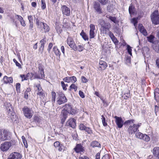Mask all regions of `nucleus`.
<instances>
[{"label": "nucleus", "instance_id": "nucleus-1", "mask_svg": "<svg viewBox=\"0 0 159 159\" xmlns=\"http://www.w3.org/2000/svg\"><path fill=\"white\" fill-rule=\"evenodd\" d=\"M15 140H12L9 141L5 142L1 144L0 149L3 152H6L16 144Z\"/></svg>", "mask_w": 159, "mask_h": 159}, {"label": "nucleus", "instance_id": "nucleus-2", "mask_svg": "<svg viewBox=\"0 0 159 159\" xmlns=\"http://www.w3.org/2000/svg\"><path fill=\"white\" fill-rule=\"evenodd\" d=\"M11 134L10 132L6 130L0 129V140L2 141L9 140L11 139Z\"/></svg>", "mask_w": 159, "mask_h": 159}, {"label": "nucleus", "instance_id": "nucleus-3", "mask_svg": "<svg viewBox=\"0 0 159 159\" xmlns=\"http://www.w3.org/2000/svg\"><path fill=\"white\" fill-rule=\"evenodd\" d=\"M36 24L38 28L42 30L43 29L45 33L49 31L50 29L49 26L46 24L40 21L39 18H37L36 19Z\"/></svg>", "mask_w": 159, "mask_h": 159}, {"label": "nucleus", "instance_id": "nucleus-4", "mask_svg": "<svg viewBox=\"0 0 159 159\" xmlns=\"http://www.w3.org/2000/svg\"><path fill=\"white\" fill-rule=\"evenodd\" d=\"M22 111L24 116L28 119H30L34 114V112L31 109L27 106H25L23 108Z\"/></svg>", "mask_w": 159, "mask_h": 159}, {"label": "nucleus", "instance_id": "nucleus-5", "mask_svg": "<svg viewBox=\"0 0 159 159\" xmlns=\"http://www.w3.org/2000/svg\"><path fill=\"white\" fill-rule=\"evenodd\" d=\"M141 123L138 124H133V125L129 126L127 131L129 134H134L136 132L139 131V128L140 126Z\"/></svg>", "mask_w": 159, "mask_h": 159}, {"label": "nucleus", "instance_id": "nucleus-6", "mask_svg": "<svg viewBox=\"0 0 159 159\" xmlns=\"http://www.w3.org/2000/svg\"><path fill=\"white\" fill-rule=\"evenodd\" d=\"M58 94L59 97L57 98L58 99L57 101L58 104L61 105L67 102V99L63 93L59 92Z\"/></svg>", "mask_w": 159, "mask_h": 159}, {"label": "nucleus", "instance_id": "nucleus-7", "mask_svg": "<svg viewBox=\"0 0 159 159\" xmlns=\"http://www.w3.org/2000/svg\"><path fill=\"white\" fill-rule=\"evenodd\" d=\"M39 74L36 73H35V75L34 77V78H37L39 79H43L45 78V75L44 72V69L43 66L41 65L39 66L38 67Z\"/></svg>", "mask_w": 159, "mask_h": 159}, {"label": "nucleus", "instance_id": "nucleus-8", "mask_svg": "<svg viewBox=\"0 0 159 159\" xmlns=\"http://www.w3.org/2000/svg\"><path fill=\"white\" fill-rule=\"evenodd\" d=\"M151 16L152 21L154 24H159V15L158 11H155Z\"/></svg>", "mask_w": 159, "mask_h": 159}, {"label": "nucleus", "instance_id": "nucleus-9", "mask_svg": "<svg viewBox=\"0 0 159 159\" xmlns=\"http://www.w3.org/2000/svg\"><path fill=\"white\" fill-rule=\"evenodd\" d=\"M22 156L19 153L14 152L11 154L7 159H20Z\"/></svg>", "mask_w": 159, "mask_h": 159}, {"label": "nucleus", "instance_id": "nucleus-10", "mask_svg": "<svg viewBox=\"0 0 159 159\" xmlns=\"http://www.w3.org/2000/svg\"><path fill=\"white\" fill-rule=\"evenodd\" d=\"M64 111L68 113L73 114L75 113V111L72 108L71 106L69 104H66L64 108Z\"/></svg>", "mask_w": 159, "mask_h": 159}, {"label": "nucleus", "instance_id": "nucleus-11", "mask_svg": "<svg viewBox=\"0 0 159 159\" xmlns=\"http://www.w3.org/2000/svg\"><path fill=\"white\" fill-rule=\"evenodd\" d=\"M114 118L116 119L115 122L118 127L120 128H122L124 124V121L122 118L116 116H114Z\"/></svg>", "mask_w": 159, "mask_h": 159}, {"label": "nucleus", "instance_id": "nucleus-12", "mask_svg": "<svg viewBox=\"0 0 159 159\" xmlns=\"http://www.w3.org/2000/svg\"><path fill=\"white\" fill-rule=\"evenodd\" d=\"M89 38H93L95 35V33L94 31L95 30V26L93 24H90L89 25Z\"/></svg>", "mask_w": 159, "mask_h": 159}, {"label": "nucleus", "instance_id": "nucleus-13", "mask_svg": "<svg viewBox=\"0 0 159 159\" xmlns=\"http://www.w3.org/2000/svg\"><path fill=\"white\" fill-rule=\"evenodd\" d=\"M61 9L62 13L64 15L69 16L70 15V9L65 5L61 7Z\"/></svg>", "mask_w": 159, "mask_h": 159}, {"label": "nucleus", "instance_id": "nucleus-14", "mask_svg": "<svg viewBox=\"0 0 159 159\" xmlns=\"http://www.w3.org/2000/svg\"><path fill=\"white\" fill-rule=\"evenodd\" d=\"M93 7L96 11L98 14H101L102 13V9L101 8L100 4L98 2H94Z\"/></svg>", "mask_w": 159, "mask_h": 159}, {"label": "nucleus", "instance_id": "nucleus-15", "mask_svg": "<svg viewBox=\"0 0 159 159\" xmlns=\"http://www.w3.org/2000/svg\"><path fill=\"white\" fill-rule=\"evenodd\" d=\"M66 125L67 126L74 128L76 126L75 120L73 118L70 119L67 122Z\"/></svg>", "mask_w": 159, "mask_h": 159}, {"label": "nucleus", "instance_id": "nucleus-16", "mask_svg": "<svg viewBox=\"0 0 159 159\" xmlns=\"http://www.w3.org/2000/svg\"><path fill=\"white\" fill-rule=\"evenodd\" d=\"M67 43L69 46H70V47L72 49H73L74 48H75V43L73 39L69 37L68 38L67 40Z\"/></svg>", "mask_w": 159, "mask_h": 159}, {"label": "nucleus", "instance_id": "nucleus-17", "mask_svg": "<svg viewBox=\"0 0 159 159\" xmlns=\"http://www.w3.org/2000/svg\"><path fill=\"white\" fill-rule=\"evenodd\" d=\"M99 64L100 66L98 69L99 70H104L107 66L106 63L102 61H100Z\"/></svg>", "mask_w": 159, "mask_h": 159}, {"label": "nucleus", "instance_id": "nucleus-18", "mask_svg": "<svg viewBox=\"0 0 159 159\" xmlns=\"http://www.w3.org/2000/svg\"><path fill=\"white\" fill-rule=\"evenodd\" d=\"M6 107L9 116H10L12 114V113H14L13 112L12 106L10 103H7L6 105Z\"/></svg>", "mask_w": 159, "mask_h": 159}, {"label": "nucleus", "instance_id": "nucleus-19", "mask_svg": "<svg viewBox=\"0 0 159 159\" xmlns=\"http://www.w3.org/2000/svg\"><path fill=\"white\" fill-rule=\"evenodd\" d=\"M152 153L153 155L159 159V147H155L152 150Z\"/></svg>", "mask_w": 159, "mask_h": 159}, {"label": "nucleus", "instance_id": "nucleus-20", "mask_svg": "<svg viewBox=\"0 0 159 159\" xmlns=\"http://www.w3.org/2000/svg\"><path fill=\"white\" fill-rule=\"evenodd\" d=\"M75 151L78 153L81 152H83L84 151V148L80 144H77L75 148H74Z\"/></svg>", "mask_w": 159, "mask_h": 159}, {"label": "nucleus", "instance_id": "nucleus-21", "mask_svg": "<svg viewBox=\"0 0 159 159\" xmlns=\"http://www.w3.org/2000/svg\"><path fill=\"white\" fill-rule=\"evenodd\" d=\"M46 42V39L45 38L41 40L40 41L41 46L39 48V50L42 52L44 49V43Z\"/></svg>", "mask_w": 159, "mask_h": 159}, {"label": "nucleus", "instance_id": "nucleus-22", "mask_svg": "<svg viewBox=\"0 0 159 159\" xmlns=\"http://www.w3.org/2000/svg\"><path fill=\"white\" fill-rule=\"evenodd\" d=\"M90 146L92 148L100 147L101 145L98 142L96 141H93L91 142L90 144Z\"/></svg>", "mask_w": 159, "mask_h": 159}, {"label": "nucleus", "instance_id": "nucleus-23", "mask_svg": "<svg viewBox=\"0 0 159 159\" xmlns=\"http://www.w3.org/2000/svg\"><path fill=\"white\" fill-rule=\"evenodd\" d=\"M139 28L140 31L144 35L146 36L148 34L146 30L144 29V27L142 25H139Z\"/></svg>", "mask_w": 159, "mask_h": 159}, {"label": "nucleus", "instance_id": "nucleus-24", "mask_svg": "<svg viewBox=\"0 0 159 159\" xmlns=\"http://www.w3.org/2000/svg\"><path fill=\"white\" fill-rule=\"evenodd\" d=\"M3 80L5 83H12L13 82L12 78L11 77H8L5 76L4 77Z\"/></svg>", "mask_w": 159, "mask_h": 159}, {"label": "nucleus", "instance_id": "nucleus-25", "mask_svg": "<svg viewBox=\"0 0 159 159\" xmlns=\"http://www.w3.org/2000/svg\"><path fill=\"white\" fill-rule=\"evenodd\" d=\"M155 99L157 101L159 99V89L157 88L155 90L154 93Z\"/></svg>", "mask_w": 159, "mask_h": 159}, {"label": "nucleus", "instance_id": "nucleus-26", "mask_svg": "<svg viewBox=\"0 0 159 159\" xmlns=\"http://www.w3.org/2000/svg\"><path fill=\"white\" fill-rule=\"evenodd\" d=\"M61 113L62 114L63 118H62L61 122L63 124L67 118L68 113L65 111L63 110L62 111Z\"/></svg>", "mask_w": 159, "mask_h": 159}, {"label": "nucleus", "instance_id": "nucleus-27", "mask_svg": "<svg viewBox=\"0 0 159 159\" xmlns=\"http://www.w3.org/2000/svg\"><path fill=\"white\" fill-rule=\"evenodd\" d=\"M134 120L133 119L128 120L124 122V125H132L134 124Z\"/></svg>", "mask_w": 159, "mask_h": 159}, {"label": "nucleus", "instance_id": "nucleus-28", "mask_svg": "<svg viewBox=\"0 0 159 159\" xmlns=\"http://www.w3.org/2000/svg\"><path fill=\"white\" fill-rule=\"evenodd\" d=\"M129 11L130 15L134 14L135 11L134 7L132 5L130 6L129 7Z\"/></svg>", "mask_w": 159, "mask_h": 159}, {"label": "nucleus", "instance_id": "nucleus-29", "mask_svg": "<svg viewBox=\"0 0 159 159\" xmlns=\"http://www.w3.org/2000/svg\"><path fill=\"white\" fill-rule=\"evenodd\" d=\"M75 48H74L73 49L75 51L78 50L79 52H81L84 50V47L83 46L79 45L77 47L75 45Z\"/></svg>", "mask_w": 159, "mask_h": 159}, {"label": "nucleus", "instance_id": "nucleus-30", "mask_svg": "<svg viewBox=\"0 0 159 159\" xmlns=\"http://www.w3.org/2000/svg\"><path fill=\"white\" fill-rule=\"evenodd\" d=\"M154 36L152 35H150L149 36L147 37V39L148 41L151 43H153Z\"/></svg>", "mask_w": 159, "mask_h": 159}, {"label": "nucleus", "instance_id": "nucleus-31", "mask_svg": "<svg viewBox=\"0 0 159 159\" xmlns=\"http://www.w3.org/2000/svg\"><path fill=\"white\" fill-rule=\"evenodd\" d=\"M53 49V51L55 53L57 56H60V52L57 47H54Z\"/></svg>", "mask_w": 159, "mask_h": 159}, {"label": "nucleus", "instance_id": "nucleus-32", "mask_svg": "<svg viewBox=\"0 0 159 159\" xmlns=\"http://www.w3.org/2000/svg\"><path fill=\"white\" fill-rule=\"evenodd\" d=\"M143 138L141 139H142L146 142H148L150 139V137L147 135L146 134H143L142 136Z\"/></svg>", "mask_w": 159, "mask_h": 159}, {"label": "nucleus", "instance_id": "nucleus-33", "mask_svg": "<svg viewBox=\"0 0 159 159\" xmlns=\"http://www.w3.org/2000/svg\"><path fill=\"white\" fill-rule=\"evenodd\" d=\"M125 59L126 64L127 65H129L131 63L130 57L128 56H126Z\"/></svg>", "mask_w": 159, "mask_h": 159}, {"label": "nucleus", "instance_id": "nucleus-34", "mask_svg": "<svg viewBox=\"0 0 159 159\" xmlns=\"http://www.w3.org/2000/svg\"><path fill=\"white\" fill-rule=\"evenodd\" d=\"M111 27H106L103 28H101L100 30L103 33L106 34L107 33V31Z\"/></svg>", "mask_w": 159, "mask_h": 159}, {"label": "nucleus", "instance_id": "nucleus-35", "mask_svg": "<svg viewBox=\"0 0 159 159\" xmlns=\"http://www.w3.org/2000/svg\"><path fill=\"white\" fill-rule=\"evenodd\" d=\"M143 134L141 132H137L135 134L136 137L140 139H141L143 138Z\"/></svg>", "mask_w": 159, "mask_h": 159}, {"label": "nucleus", "instance_id": "nucleus-36", "mask_svg": "<svg viewBox=\"0 0 159 159\" xmlns=\"http://www.w3.org/2000/svg\"><path fill=\"white\" fill-rule=\"evenodd\" d=\"M9 116L12 121H15L16 120L17 117L15 113H12V114L11 115Z\"/></svg>", "mask_w": 159, "mask_h": 159}, {"label": "nucleus", "instance_id": "nucleus-37", "mask_svg": "<svg viewBox=\"0 0 159 159\" xmlns=\"http://www.w3.org/2000/svg\"><path fill=\"white\" fill-rule=\"evenodd\" d=\"M34 75H35V74H34L32 73H29L27 74V75L25 76L26 77H27V78H28L29 77H30V79L31 80L33 79H35L34 78Z\"/></svg>", "mask_w": 159, "mask_h": 159}, {"label": "nucleus", "instance_id": "nucleus-38", "mask_svg": "<svg viewBox=\"0 0 159 159\" xmlns=\"http://www.w3.org/2000/svg\"><path fill=\"white\" fill-rule=\"evenodd\" d=\"M37 94L39 96L40 98H44V97L45 96V94L43 92V91L38 92L37 93Z\"/></svg>", "mask_w": 159, "mask_h": 159}, {"label": "nucleus", "instance_id": "nucleus-39", "mask_svg": "<svg viewBox=\"0 0 159 159\" xmlns=\"http://www.w3.org/2000/svg\"><path fill=\"white\" fill-rule=\"evenodd\" d=\"M65 20H63V27L65 28H68L70 27L69 24L68 23L66 22Z\"/></svg>", "mask_w": 159, "mask_h": 159}, {"label": "nucleus", "instance_id": "nucleus-40", "mask_svg": "<svg viewBox=\"0 0 159 159\" xmlns=\"http://www.w3.org/2000/svg\"><path fill=\"white\" fill-rule=\"evenodd\" d=\"M154 49L156 52L159 53V42L156 44L154 48Z\"/></svg>", "mask_w": 159, "mask_h": 159}, {"label": "nucleus", "instance_id": "nucleus-41", "mask_svg": "<svg viewBox=\"0 0 159 159\" xmlns=\"http://www.w3.org/2000/svg\"><path fill=\"white\" fill-rule=\"evenodd\" d=\"M84 130L85 132H87L88 134H91L93 133L92 130L89 127H86Z\"/></svg>", "mask_w": 159, "mask_h": 159}, {"label": "nucleus", "instance_id": "nucleus-42", "mask_svg": "<svg viewBox=\"0 0 159 159\" xmlns=\"http://www.w3.org/2000/svg\"><path fill=\"white\" fill-rule=\"evenodd\" d=\"M63 80L65 82L70 83L71 81V77H67L64 78Z\"/></svg>", "mask_w": 159, "mask_h": 159}, {"label": "nucleus", "instance_id": "nucleus-43", "mask_svg": "<svg viewBox=\"0 0 159 159\" xmlns=\"http://www.w3.org/2000/svg\"><path fill=\"white\" fill-rule=\"evenodd\" d=\"M106 27H111V25L109 23L105 22L104 24L101 26V28H103Z\"/></svg>", "mask_w": 159, "mask_h": 159}, {"label": "nucleus", "instance_id": "nucleus-44", "mask_svg": "<svg viewBox=\"0 0 159 159\" xmlns=\"http://www.w3.org/2000/svg\"><path fill=\"white\" fill-rule=\"evenodd\" d=\"M111 39L116 45L118 44L119 41L115 36Z\"/></svg>", "mask_w": 159, "mask_h": 159}, {"label": "nucleus", "instance_id": "nucleus-45", "mask_svg": "<svg viewBox=\"0 0 159 159\" xmlns=\"http://www.w3.org/2000/svg\"><path fill=\"white\" fill-rule=\"evenodd\" d=\"M70 89H74L75 91H76L77 90V87L76 86L75 84H71V85L70 87Z\"/></svg>", "mask_w": 159, "mask_h": 159}, {"label": "nucleus", "instance_id": "nucleus-46", "mask_svg": "<svg viewBox=\"0 0 159 159\" xmlns=\"http://www.w3.org/2000/svg\"><path fill=\"white\" fill-rule=\"evenodd\" d=\"M41 8L43 10L46 8V4L44 0H41Z\"/></svg>", "mask_w": 159, "mask_h": 159}, {"label": "nucleus", "instance_id": "nucleus-47", "mask_svg": "<svg viewBox=\"0 0 159 159\" xmlns=\"http://www.w3.org/2000/svg\"><path fill=\"white\" fill-rule=\"evenodd\" d=\"M102 121L103 125L104 126H105L107 125V123H106L105 122V118L103 115L102 116Z\"/></svg>", "mask_w": 159, "mask_h": 159}, {"label": "nucleus", "instance_id": "nucleus-48", "mask_svg": "<svg viewBox=\"0 0 159 159\" xmlns=\"http://www.w3.org/2000/svg\"><path fill=\"white\" fill-rule=\"evenodd\" d=\"M21 138H22V139L23 143L24 144L25 146V147L26 148H27V141H26V140L25 139V137L24 136H22Z\"/></svg>", "mask_w": 159, "mask_h": 159}, {"label": "nucleus", "instance_id": "nucleus-49", "mask_svg": "<svg viewBox=\"0 0 159 159\" xmlns=\"http://www.w3.org/2000/svg\"><path fill=\"white\" fill-rule=\"evenodd\" d=\"M100 3L103 5H105L108 2V0H98Z\"/></svg>", "mask_w": 159, "mask_h": 159}, {"label": "nucleus", "instance_id": "nucleus-50", "mask_svg": "<svg viewBox=\"0 0 159 159\" xmlns=\"http://www.w3.org/2000/svg\"><path fill=\"white\" fill-rule=\"evenodd\" d=\"M98 22L99 25L101 26L103 25L105 22L104 21L101 19H99L98 20Z\"/></svg>", "mask_w": 159, "mask_h": 159}, {"label": "nucleus", "instance_id": "nucleus-51", "mask_svg": "<svg viewBox=\"0 0 159 159\" xmlns=\"http://www.w3.org/2000/svg\"><path fill=\"white\" fill-rule=\"evenodd\" d=\"M79 129H80L81 130H84L86 128V127L84 124H80L79 126Z\"/></svg>", "mask_w": 159, "mask_h": 159}, {"label": "nucleus", "instance_id": "nucleus-52", "mask_svg": "<svg viewBox=\"0 0 159 159\" xmlns=\"http://www.w3.org/2000/svg\"><path fill=\"white\" fill-rule=\"evenodd\" d=\"M132 22L134 24V26L135 27L136 25L137 24V18H134L132 19Z\"/></svg>", "mask_w": 159, "mask_h": 159}, {"label": "nucleus", "instance_id": "nucleus-53", "mask_svg": "<svg viewBox=\"0 0 159 159\" xmlns=\"http://www.w3.org/2000/svg\"><path fill=\"white\" fill-rule=\"evenodd\" d=\"M127 50L129 53V54L131 55H132V49L129 46V45H127Z\"/></svg>", "mask_w": 159, "mask_h": 159}, {"label": "nucleus", "instance_id": "nucleus-54", "mask_svg": "<svg viewBox=\"0 0 159 159\" xmlns=\"http://www.w3.org/2000/svg\"><path fill=\"white\" fill-rule=\"evenodd\" d=\"M13 61L15 63L17 66H18L19 68L21 67L20 64L15 59H13Z\"/></svg>", "mask_w": 159, "mask_h": 159}, {"label": "nucleus", "instance_id": "nucleus-55", "mask_svg": "<svg viewBox=\"0 0 159 159\" xmlns=\"http://www.w3.org/2000/svg\"><path fill=\"white\" fill-rule=\"evenodd\" d=\"M82 33H81L80 34H81V35L82 36V37H83V38L85 40H88L89 38H88V36L87 35L85 34H84V33L83 35H82Z\"/></svg>", "mask_w": 159, "mask_h": 159}, {"label": "nucleus", "instance_id": "nucleus-56", "mask_svg": "<svg viewBox=\"0 0 159 159\" xmlns=\"http://www.w3.org/2000/svg\"><path fill=\"white\" fill-rule=\"evenodd\" d=\"M81 80L83 83H86L88 82L87 79L84 76L81 77Z\"/></svg>", "mask_w": 159, "mask_h": 159}, {"label": "nucleus", "instance_id": "nucleus-57", "mask_svg": "<svg viewBox=\"0 0 159 159\" xmlns=\"http://www.w3.org/2000/svg\"><path fill=\"white\" fill-rule=\"evenodd\" d=\"M36 87L37 88L38 92L43 91V89L39 84H38L36 85Z\"/></svg>", "mask_w": 159, "mask_h": 159}, {"label": "nucleus", "instance_id": "nucleus-58", "mask_svg": "<svg viewBox=\"0 0 159 159\" xmlns=\"http://www.w3.org/2000/svg\"><path fill=\"white\" fill-rule=\"evenodd\" d=\"M61 83L63 89L64 90H66V84H65L64 82L63 81H61Z\"/></svg>", "mask_w": 159, "mask_h": 159}, {"label": "nucleus", "instance_id": "nucleus-59", "mask_svg": "<svg viewBox=\"0 0 159 159\" xmlns=\"http://www.w3.org/2000/svg\"><path fill=\"white\" fill-rule=\"evenodd\" d=\"M60 143L58 141H57L55 142L54 143V146L55 147L57 148L58 147H59L60 146Z\"/></svg>", "mask_w": 159, "mask_h": 159}, {"label": "nucleus", "instance_id": "nucleus-60", "mask_svg": "<svg viewBox=\"0 0 159 159\" xmlns=\"http://www.w3.org/2000/svg\"><path fill=\"white\" fill-rule=\"evenodd\" d=\"M79 94L81 98H84L85 96L84 93L83 92L81 91H80L79 92Z\"/></svg>", "mask_w": 159, "mask_h": 159}, {"label": "nucleus", "instance_id": "nucleus-61", "mask_svg": "<svg viewBox=\"0 0 159 159\" xmlns=\"http://www.w3.org/2000/svg\"><path fill=\"white\" fill-rule=\"evenodd\" d=\"M29 94L28 93L26 92H25L24 94V98L26 99H27L28 98Z\"/></svg>", "mask_w": 159, "mask_h": 159}, {"label": "nucleus", "instance_id": "nucleus-62", "mask_svg": "<svg viewBox=\"0 0 159 159\" xmlns=\"http://www.w3.org/2000/svg\"><path fill=\"white\" fill-rule=\"evenodd\" d=\"M20 77L22 78V81L23 80H27L29 79V78H27V77H26L25 75H21Z\"/></svg>", "mask_w": 159, "mask_h": 159}, {"label": "nucleus", "instance_id": "nucleus-63", "mask_svg": "<svg viewBox=\"0 0 159 159\" xmlns=\"http://www.w3.org/2000/svg\"><path fill=\"white\" fill-rule=\"evenodd\" d=\"M28 19L29 21V23L33 22V19L32 16H28Z\"/></svg>", "mask_w": 159, "mask_h": 159}, {"label": "nucleus", "instance_id": "nucleus-64", "mask_svg": "<svg viewBox=\"0 0 159 159\" xmlns=\"http://www.w3.org/2000/svg\"><path fill=\"white\" fill-rule=\"evenodd\" d=\"M102 159H110V157L108 154H106L103 156Z\"/></svg>", "mask_w": 159, "mask_h": 159}]
</instances>
